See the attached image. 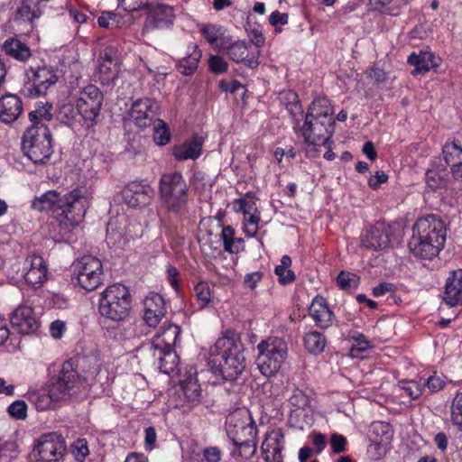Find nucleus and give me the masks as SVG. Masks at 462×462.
Returning <instances> with one entry per match:
<instances>
[{
  "label": "nucleus",
  "instance_id": "7ed1b4c3",
  "mask_svg": "<svg viewBox=\"0 0 462 462\" xmlns=\"http://www.w3.org/2000/svg\"><path fill=\"white\" fill-rule=\"evenodd\" d=\"M245 346L240 333L228 328L210 347L208 365L215 375L226 381H236L246 366Z\"/></svg>",
  "mask_w": 462,
  "mask_h": 462
},
{
  "label": "nucleus",
  "instance_id": "4c0bfd02",
  "mask_svg": "<svg viewBox=\"0 0 462 462\" xmlns=\"http://www.w3.org/2000/svg\"><path fill=\"white\" fill-rule=\"evenodd\" d=\"M306 115L318 119L335 121L334 109L327 97H318L308 107Z\"/></svg>",
  "mask_w": 462,
  "mask_h": 462
},
{
  "label": "nucleus",
  "instance_id": "09e8293b",
  "mask_svg": "<svg viewBox=\"0 0 462 462\" xmlns=\"http://www.w3.org/2000/svg\"><path fill=\"white\" fill-rule=\"evenodd\" d=\"M442 155L445 162L451 166L461 162L462 146L457 140L447 141L442 147Z\"/></svg>",
  "mask_w": 462,
  "mask_h": 462
},
{
  "label": "nucleus",
  "instance_id": "b1692460",
  "mask_svg": "<svg viewBox=\"0 0 462 462\" xmlns=\"http://www.w3.org/2000/svg\"><path fill=\"white\" fill-rule=\"evenodd\" d=\"M443 300L449 307H462V269L449 273L445 284Z\"/></svg>",
  "mask_w": 462,
  "mask_h": 462
},
{
  "label": "nucleus",
  "instance_id": "423d86ee",
  "mask_svg": "<svg viewBox=\"0 0 462 462\" xmlns=\"http://www.w3.org/2000/svg\"><path fill=\"white\" fill-rule=\"evenodd\" d=\"M132 298L129 289L122 283L107 286L98 299L99 323L106 326L110 321H120L128 318Z\"/></svg>",
  "mask_w": 462,
  "mask_h": 462
},
{
  "label": "nucleus",
  "instance_id": "dca6fc26",
  "mask_svg": "<svg viewBox=\"0 0 462 462\" xmlns=\"http://www.w3.org/2000/svg\"><path fill=\"white\" fill-rule=\"evenodd\" d=\"M393 226L384 221H377L361 236L363 247L379 251L390 246L393 237Z\"/></svg>",
  "mask_w": 462,
  "mask_h": 462
},
{
  "label": "nucleus",
  "instance_id": "a878e982",
  "mask_svg": "<svg viewBox=\"0 0 462 462\" xmlns=\"http://www.w3.org/2000/svg\"><path fill=\"white\" fill-rule=\"evenodd\" d=\"M23 102L14 94H6L0 97V120L10 125L15 122L23 113Z\"/></svg>",
  "mask_w": 462,
  "mask_h": 462
},
{
  "label": "nucleus",
  "instance_id": "ea45409f",
  "mask_svg": "<svg viewBox=\"0 0 462 462\" xmlns=\"http://www.w3.org/2000/svg\"><path fill=\"white\" fill-rule=\"evenodd\" d=\"M180 389L185 402L189 406H197L201 402V387L197 376L189 375L180 381Z\"/></svg>",
  "mask_w": 462,
  "mask_h": 462
},
{
  "label": "nucleus",
  "instance_id": "39448f33",
  "mask_svg": "<svg viewBox=\"0 0 462 462\" xmlns=\"http://www.w3.org/2000/svg\"><path fill=\"white\" fill-rule=\"evenodd\" d=\"M411 230L412 235L408 241V247L415 257L432 260L444 248L447 228L439 216L428 214L419 217Z\"/></svg>",
  "mask_w": 462,
  "mask_h": 462
},
{
  "label": "nucleus",
  "instance_id": "0eeeda50",
  "mask_svg": "<svg viewBox=\"0 0 462 462\" xmlns=\"http://www.w3.org/2000/svg\"><path fill=\"white\" fill-rule=\"evenodd\" d=\"M335 131V121L321 120L311 117L309 115L304 116L302 123H296L294 132L297 136L303 139V144L306 148V156L315 158L318 156L317 147L327 146Z\"/></svg>",
  "mask_w": 462,
  "mask_h": 462
},
{
  "label": "nucleus",
  "instance_id": "6ab92c4d",
  "mask_svg": "<svg viewBox=\"0 0 462 462\" xmlns=\"http://www.w3.org/2000/svg\"><path fill=\"white\" fill-rule=\"evenodd\" d=\"M125 204L130 208H143L150 204L153 189L143 181H131L122 191Z\"/></svg>",
  "mask_w": 462,
  "mask_h": 462
},
{
  "label": "nucleus",
  "instance_id": "c85d7f7f",
  "mask_svg": "<svg viewBox=\"0 0 462 462\" xmlns=\"http://www.w3.org/2000/svg\"><path fill=\"white\" fill-rule=\"evenodd\" d=\"M412 0H368L366 9L369 13L382 15L398 16L402 6H406Z\"/></svg>",
  "mask_w": 462,
  "mask_h": 462
},
{
  "label": "nucleus",
  "instance_id": "4468645a",
  "mask_svg": "<svg viewBox=\"0 0 462 462\" xmlns=\"http://www.w3.org/2000/svg\"><path fill=\"white\" fill-rule=\"evenodd\" d=\"M66 452L64 439L56 433L42 435L32 450L36 462H60Z\"/></svg>",
  "mask_w": 462,
  "mask_h": 462
},
{
  "label": "nucleus",
  "instance_id": "774afa93",
  "mask_svg": "<svg viewBox=\"0 0 462 462\" xmlns=\"http://www.w3.org/2000/svg\"><path fill=\"white\" fill-rule=\"evenodd\" d=\"M263 273L261 271L246 273L243 282L244 286L250 290H254L258 283L263 280Z\"/></svg>",
  "mask_w": 462,
  "mask_h": 462
},
{
  "label": "nucleus",
  "instance_id": "f257e3e1",
  "mask_svg": "<svg viewBox=\"0 0 462 462\" xmlns=\"http://www.w3.org/2000/svg\"><path fill=\"white\" fill-rule=\"evenodd\" d=\"M88 207V198L83 191L73 189L61 194L50 189L36 196L31 202V208L51 216L59 226L60 240H69L71 231L84 220Z\"/></svg>",
  "mask_w": 462,
  "mask_h": 462
},
{
  "label": "nucleus",
  "instance_id": "412c9836",
  "mask_svg": "<svg viewBox=\"0 0 462 462\" xmlns=\"http://www.w3.org/2000/svg\"><path fill=\"white\" fill-rule=\"evenodd\" d=\"M148 14L144 27L147 30L166 29L173 24L175 20V10L166 4H156L147 8Z\"/></svg>",
  "mask_w": 462,
  "mask_h": 462
},
{
  "label": "nucleus",
  "instance_id": "aec40b11",
  "mask_svg": "<svg viewBox=\"0 0 462 462\" xmlns=\"http://www.w3.org/2000/svg\"><path fill=\"white\" fill-rule=\"evenodd\" d=\"M284 434L282 429L267 431L261 445L264 462H283Z\"/></svg>",
  "mask_w": 462,
  "mask_h": 462
},
{
  "label": "nucleus",
  "instance_id": "5fc2aeb1",
  "mask_svg": "<svg viewBox=\"0 0 462 462\" xmlns=\"http://www.w3.org/2000/svg\"><path fill=\"white\" fill-rule=\"evenodd\" d=\"M446 384L445 376L434 373L422 383V387L423 390L428 389L430 393H436L443 390Z\"/></svg>",
  "mask_w": 462,
  "mask_h": 462
},
{
  "label": "nucleus",
  "instance_id": "49530a36",
  "mask_svg": "<svg viewBox=\"0 0 462 462\" xmlns=\"http://www.w3.org/2000/svg\"><path fill=\"white\" fill-rule=\"evenodd\" d=\"M370 441L391 442L393 439L392 426L384 421H374L369 428Z\"/></svg>",
  "mask_w": 462,
  "mask_h": 462
},
{
  "label": "nucleus",
  "instance_id": "de8ad7c7",
  "mask_svg": "<svg viewBox=\"0 0 462 462\" xmlns=\"http://www.w3.org/2000/svg\"><path fill=\"white\" fill-rule=\"evenodd\" d=\"M291 258L285 254L281 259V263L274 268V273L278 277L279 283L282 285H288L295 282L296 275L294 272L290 269L291 266Z\"/></svg>",
  "mask_w": 462,
  "mask_h": 462
},
{
  "label": "nucleus",
  "instance_id": "5701e85b",
  "mask_svg": "<svg viewBox=\"0 0 462 462\" xmlns=\"http://www.w3.org/2000/svg\"><path fill=\"white\" fill-rule=\"evenodd\" d=\"M309 315L313 319L315 326L320 329L330 328L336 319L327 299L319 294L311 300Z\"/></svg>",
  "mask_w": 462,
  "mask_h": 462
},
{
  "label": "nucleus",
  "instance_id": "c756f323",
  "mask_svg": "<svg viewBox=\"0 0 462 462\" xmlns=\"http://www.w3.org/2000/svg\"><path fill=\"white\" fill-rule=\"evenodd\" d=\"M202 57V51L194 42H190L187 46L186 56L180 59L177 63V69L185 76H191L195 73L199 67V63Z\"/></svg>",
  "mask_w": 462,
  "mask_h": 462
},
{
  "label": "nucleus",
  "instance_id": "9b49d317",
  "mask_svg": "<svg viewBox=\"0 0 462 462\" xmlns=\"http://www.w3.org/2000/svg\"><path fill=\"white\" fill-rule=\"evenodd\" d=\"M71 269L72 282L86 291H93L103 283V264L93 255H83L72 263Z\"/></svg>",
  "mask_w": 462,
  "mask_h": 462
},
{
  "label": "nucleus",
  "instance_id": "69168bd1",
  "mask_svg": "<svg viewBox=\"0 0 462 462\" xmlns=\"http://www.w3.org/2000/svg\"><path fill=\"white\" fill-rule=\"evenodd\" d=\"M390 442L384 441H371L368 448V452L373 455L374 459L381 458L386 454L387 446Z\"/></svg>",
  "mask_w": 462,
  "mask_h": 462
},
{
  "label": "nucleus",
  "instance_id": "13d9d810",
  "mask_svg": "<svg viewBox=\"0 0 462 462\" xmlns=\"http://www.w3.org/2000/svg\"><path fill=\"white\" fill-rule=\"evenodd\" d=\"M401 388L412 400H417L422 394V383L414 380L400 382Z\"/></svg>",
  "mask_w": 462,
  "mask_h": 462
},
{
  "label": "nucleus",
  "instance_id": "a211bd4d",
  "mask_svg": "<svg viewBox=\"0 0 462 462\" xmlns=\"http://www.w3.org/2000/svg\"><path fill=\"white\" fill-rule=\"evenodd\" d=\"M220 49L226 51L228 58L236 63H243L250 69H255L259 66L260 51H249L248 46L244 41H236L234 42H222Z\"/></svg>",
  "mask_w": 462,
  "mask_h": 462
},
{
  "label": "nucleus",
  "instance_id": "bf43d9fd",
  "mask_svg": "<svg viewBox=\"0 0 462 462\" xmlns=\"http://www.w3.org/2000/svg\"><path fill=\"white\" fill-rule=\"evenodd\" d=\"M209 71L220 75L227 71L228 63L219 55H211L208 60Z\"/></svg>",
  "mask_w": 462,
  "mask_h": 462
},
{
  "label": "nucleus",
  "instance_id": "f03ea898",
  "mask_svg": "<svg viewBox=\"0 0 462 462\" xmlns=\"http://www.w3.org/2000/svg\"><path fill=\"white\" fill-rule=\"evenodd\" d=\"M52 109L51 103L37 102L28 116L32 125L23 134L22 149L34 164H46L53 153V139L48 125L53 119Z\"/></svg>",
  "mask_w": 462,
  "mask_h": 462
},
{
  "label": "nucleus",
  "instance_id": "473e14b6",
  "mask_svg": "<svg viewBox=\"0 0 462 462\" xmlns=\"http://www.w3.org/2000/svg\"><path fill=\"white\" fill-rule=\"evenodd\" d=\"M407 62L414 66V69L411 71L413 76L423 75L430 71L431 68L438 67V64L435 62V55L430 51L411 53Z\"/></svg>",
  "mask_w": 462,
  "mask_h": 462
},
{
  "label": "nucleus",
  "instance_id": "c9c22d12",
  "mask_svg": "<svg viewBox=\"0 0 462 462\" xmlns=\"http://www.w3.org/2000/svg\"><path fill=\"white\" fill-rule=\"evenodd\" d=\"M234 449L231 450L230 456L234 459L241 458L242 460H250L256 453L258 446L257 437L244 438L238 441L232 440Z\"/></svg>",
  "mask_w": 462,
  "mask_h": 462
},
{
  "label": "nucleus",
  "instance_id": "9d476101",
  "mask_svg": "<svg viewBox=\"0 0 462 462\" xmlns=\"http://www.w3.org/2000/svg\"><path fill=\"white\" fill-rule=\"evenodd\" d=\"M58 79L57 69L51 65L30 66L25 69L20 92L29 98L43 97L56 85Z\"/></svg>",
  "mask_w": 462,
  "mask_h": 462
},
{
  "label": "nucleus",
  "instance_id": "6e6d98bb",
  "mask_svg": "<svg viewBox=\"0 0 462 462\" xmlns=\"http://www.w3.org/2000/svg\"><path fill=\"white\" fill-rule=\"evenodd\" d=\"M70 451L77 461L82 462L89 454L86 439H78L70 445Z\"/></svg>",
  "mask_w": 462,
  "mask_h": 462
},
{
  "label": "nucleus",
  "instance_id": "1a4fd4ad",
  "mask_svg": "<svg viewBox=\"0 0 462 462\" xmlns=\"http://www.w3.org/2000/svg\"><path fill=\"white\" fill-rule=\"evenodd\" d=\"M78 367V359L70 358L65 361L58 374L50 379L49 385L56 398L60 401H69L80 393L84 378L80 375Z\"/></svg>",
  "mask_w": 462,
  "mask_h": 462
},
{
  "label": "nucleus",
  "instance_id": "a18cd8bd",
  "mask_svg": "<svg viewBox=\"0 0 462 462\" xmlns=\"http://www.w3.org/2000/svg\"><path fill=\"white\" fill-rule=\"evenodd\" d=\"M426 184L429 189L436 191L444 189L448 183V173L445 167L429 169L425 174Z\"/></svg>",
  "mask_w": 462,
  "mask_h": 462
},
{
  "label": "nucleus",
  "instance_id": "4be33fe9",
  "mask_svg": "<svg viewBox=\"0 0 462 462\" xmlns=\"http://www.w3.org/2000/svg\"><path fill=\"white\" fill-rule=\"evenodd\" d=\"M167 313L163 297L151 292L143 300V321L150 328H156Z\"/></svg>",
  "mask_w": 462,
  "mask_h": 462
},
{
  "label": "nucleus",
  "instance_id": "864d4df0",
  "mask_svg": "<svg viewBox=\"0 0 462 462\" xmlns=\"http://www.w3.org/2000/svg\"><path fill=\"white\" fill-rule=\"evenodd\" d=\"M194 291L199 308H207L212 302V295L209 284L207 282H199L194 286Z\"/></svg>",
  "mask_w": 462,
  "mask_h": 462
},
{
  "label": "nucleus",
  "instance_id": "ddd939ff",
  "mask_svg": "<svg viewBox=\"0 0 462 462\" xmlns=\"http://www.w3.org/2000/svg\"><path fill=\"white\" fill-rule=\"evenodd\" d=\"M129 120L140 130L152 126L160 116L159 103L151 97L134 100L127 112Z\"/></svg>",
  "mask_w": 462,
  "mask_h": 462
},
{
  "label": "nucleus",
  "instance_id": "79ce46f5",
  "mask_svg": "<svg viewBox=\"0 0 462 462\" xmlns=\"http://www.w3.org/2000/svg\"><path fill=\"white\" fill-rule=\"evenodd\" d=\"M199 32L210 45H217L220 49L222 42L227 43L225 38V28L213 23H202L199 26Z\"/></svg>",
  "mask_w": 462,
  "mask_h": 462
},
{
  "label": "nucleus",
  "instance_id": "f3484780",
  "mask_svg": "<svg viewBox=\"0 0 462 462\" xmlns=\"http://www.w3.org/2000/svg\"><path fill=\"white\" fill-rule=\"evenodd\" d=\"M10 323L13 329L22 335H34L41 327V322L33 309L25 305L17 307L11 313Z\"/></svg>",
  "mask_w": 462,
  "mask_h": 462
},
{
  "label": "nucleus",
  "instance_id": "680f3d73",
  "mask_svg": "<svg viewBox=\"0 0 462 462\" xmlns=\"http://www.w3.org/2000/svg\"><path fill=\"white\" fill-rule=\"evenodd\" d=\"M7 411L15 420H24L27 417V405L25 402L16 400L8 406Z\"/></svg>",
  "mask_w": 462,
  "mask_h": 462
},
{
  "label": "nucleus",
  "instance_id": "cd10ccee",
  "mask_svg": "<svg viewBox=\"0 0 462 462\" xmlns=\"http://www.w3.org/2000/svg\"><path fill=\"white\" fill-rule=\"evenodd\" d=\"M133 237L129 236L125 226L119 225L117 219H110L106 226V242L110 248L125 249Z\"/></svg>",
  "mask_w": 462,
  "mask_h": 462
},
{
  "label": "nucleus",
  "instance_id": "8fccbe9b",
  "mask_svg": "<svg viewBox=\"0 0 462 462\" xmlns=\"http://www.w3.org/2000/svg\"><path fill=\"white\" fill-rule=\"evenodd\" d=\"M352 340L353 344L350 348L352 357L364 358L365 354L373 347L371 342L362 333L356 332L352 337Z\"/></svg>",
  "mask_w": 462,
  "mask_h": 462
},
{
  "label": "nucleus",
  "instance_id": "37998d69",
  "mask_svg": "<svg viewBox=\"0 0 462 462\" xmlns=\"http://www.w3.org/2000/svg\"><path fill=\"white\" fill-rule=\"evenodd\" d=\"M326 345V336L319 331L312 330L303 337V346L311 355L318 356L321 354L325 350Z\"/></svg>",
  "mask_w": 462,
  "mask_h": 462
},
{
  "label": "nucleus",
  "instance_id": "a19ab883",
  "mask_svg": "<svg viewBox=\"0 0 462 462\" xmlns=\"http://www.w3.org/2000/svg\"><path fill=\"white\" fill-rule=\"evenodd\" d=\"M236 231L231 226H224L221 232V240L224 250L229 254H239L245 251V240L241 237H236Z\"/></svg>",
  "mask_w": 462,
  "mask_h": 462
},
{
  "label": "nucleus",
  "instance_id": "f8f14e48",
  "mask_svg": "<svg viewBox=\"0 0 462 462\" xmlns=\"http://www.w3.org/2000/svg\"><path fill=\"white\" fill-rule=\"evenodd\" d=\"M226 431L231 441L258 435L257 425L251 411L246 408L236 409L226 416Z\"/></svg>",
  "mask_w": 462,
  "mask_h": 462
},
{
  "label": "nucleus",
  "instance_id": "338daca9",
  "mask_svg": "<svg viewBox=\"0 0 462 462\" xmlns=\"http://www.w3.org/2000/svg\"><path fill=\"white\" fill-rule=\"evenodd\" d=\"M311 441L314 446V451L315 454L319 455L320 454L327 446V437L325 434L319 432V431H313L310 434Z\"/></svg>",
  "mask_w": 462,
  "mask_h": 462
},
{
  "label": "nucleus",
  "instance_id": "052dcab7",
  "mask_svg": "<svg viewBox=\"0 0 462 462\" xmlns=\"http://www.w3.org/2000/svg\"><path fill=\"white\" fill-rule=\"evenodd\" d=\"M290 403L296 409H305L310 405V397L302 390L296 388L289 399Z\"/></svg>",
  "mask_w": 462,
  "mask_h": 462
},
{
  "label": "nucleus",
  "instance_id": "7c9ffc66",
  "mask_svg": "<svg viewBox=\"0 0 462 462\" xmlns=\"http://www.w3.org/2000/svg\"><path fill=\"white\" fill-rule=\"evenodd\" d=\"M42 12L40 8L39 2L33 3L32 0H22L21 5L14 14V22L24 23L30 25V30L34 28V21L40 18Z\"/></svg>",
  "mask_w": 462,
  "mask_h": 462
},
{
  "label": "nucleus",
  "instance_id": "0e129e2a",
  "mask_svg": "<svg viewBox=\"0 0 462 462\" xmlns=\"http://www.w3.org/2000/svg\"><path fill=\"white\" fill-rule=\"evenodd\" d=\"M285 108L291 117L293 128L295 127L296 123H302L301 117H303V108L300 98L287 106Z\"/></svg>",
  "mask_w": 462,
  "mask_h": 462
},
{
  "label": "nucleus",
  "instance_id": "6e6552de",
  "mask_svg": "<svg viewBox=\"0 0 462 462\" xmlns=\"http://www.w3.org/2000/svg\"><path fill=\"white\" fill-rule=\"evenodd\" d=\"M256 364L264 376L274 375L288 356V344L279 337H269L257 345Z\"/></svg>",
  "mask_w": 462,
  "mask_h": 462
},
{
  "label": "nucleus",
  "instance_id": "603ef678",
  "mask_svg": "<svg viewBox=\"0 0 462 462\" xmlns=\"http://www.w3.org/2000/svg\"><path fill=\"white\" fill-rule=\"evenodd\" d=\"M450 420L457 431H462V392L456 393L450 406Z\"/></svg>",
  "mask_w": 462,
  "mask_h": 462
},
{
  "label": "nucleus",
  "instance_id": "e433bc0d",
  "mask_svg": "<svg viewBox=\"0 0 462 462\" xmlns=\"http://www.w3.org/2000/svg\"><path fill=\"white\" fill-rule=\"evenodd\" d=\"M2 49L6 55L21 62L27 61L32 56L31 49L27 44L14 37L6 39Z\"/></svg>",
  "mask_w": 462,
  "mask_h": 462
},
{
  "label": "nucleus",
  "instance_id": "2f4dec72",
  "mask_svg": "<svg viewBox=\"0 0 462 462\" xmlns=\"http://www.w3.org/2000/svg\"><path fill=\"white\" fill-rule=\"evenodd\" d=\"M47 272L43 258L40 255H33L31 259L30 268L24 274V280L32 288H39L45 282Z\"/></svg>",
  "mask_w": 462,
  "mask_h": 462
},
{
  "label": "nucleus",
  "instance_id": "e2e57ef3",
  "mask_svg": "<svg viewBox=\"0 0 462 462\" xmlns=\"http://www.w3.org/2000/svg\"><path fill=\"white\" fill-rule=\"evenodd\" d=\"M330 448L333 453L340 454L346 450L347 439L346 438L339 433H333L330 436Z\"/></svg>",
  "mask_w": 462,
  "mask_h": 462
},
{
  "label": "nucleus",
  "instance_id": "2eb2a0df",
  "mask_svg": "<svg viewBox=\"0 0 462 462\" xmlns=\"http://www.w3.org/2000/svg\"><path fill=\"white\" fill-rule=\"evenodd\" d=\"M103 93L95 85H88L80 92L76 107L85 122H95L103 104Z\"/></svg>",
  "mask_w": 462,
  "mask_h": 462
},
{
  "label": "nucleus",
  "instance_id": "20e7f679",
  "mask_svg": "<svg viewBox=\"0 0 462 462\" xmlns=\"http://www.w3.org/2000/svg\"><path fill=\"white\" fill-rule=\"evenodd\" d=\"M158 193L165 211L179 222H189L195 217L189 187L181 172L163 173L158 182Z\"/></svg>",
  "mask_w": 462,
  "mask_h": 462
},
{
  "label": "nucleus",
  "instance_id": "58836bf2",
  "mask_svg": "<svg viewBox=\"0 0 462 462\" xmlns=\"http://www.w3.org/2000/svg\"><path fill=\"white\" fill-rule=\"evenodd\" d=\"M152 355L158 359L162 373L171 374L178 371L180 358L174 349H152Z\"/></svg>",
  "mask_w": 462,
  "mask_h": 462
},
{
  "label": "nucleus",
  "instance_id": "3c124183",
  "mask_svg": "<svg viewBox=\"0 0 462 462\" xmlns=\"http://www.w3.org/2000/svg\"><path fill=\"white\" fill-rule=\"evenodd\" d=\"M153 125V142L159 145L163 146L168 144L171 140V134L168 124L158 118Z\"/></svg>",
  "mask_w": 462,
  "mask_h": 462
},
{
  "label": "nucleus",
  "instance_id": "f704fd0d",
  "mask_svg": "<svg viewBox=\"0 0 462 462\" xmlns=\"http://www.w3.org/2000/svg\"><path fill=\"white\" fill-rule=\"evenodd\" d=\"M28 399L39 411L53 409L56 402H61L54 396L52 389L49 384L47 389L29 392Z\"/></svg>",
  "mask_w": 462,
  "mask_h": 462
},
{
  "label": "nucleus",
  "instance_id": "c03bdc74",
  "mask_svg": "<svg viewBox=\"0 0 462 462\" xmlns=\"http://www.w3.org/2000/svg\"><path fill=\"white\" fill-rule=\"evenodd\" d=\"M223 450L217 446H209L200 451H192L189 456V462H221Z\"/></svg>",
  "mask_w": 462,
  "mask_h": 462
},
{
  "label": "nucleus",
  "instance_id": "4d7b16f0",
  "mask_svg": "<svg viewBox=\"0 0 462 462\" xmlns=\"http://www.w3.org/2000/svg\"><path fill=\"white\" fill-rule=\"evenodd\" d=\"M337 284L341 290H348L352 287H356L359 282V277L352 273L341 271L337 277Z\"/></svg>",
  "mask_w": 462,
  "mask_h": 462
},
{
  "label": "nucleus",
  "instance_id": "393cba45",
  "mask_svg": "<svg viewBox=\"0 0 462 462\" xmlns=\"http://www.w3.org/2000/svg\"><path fill=\"white\" fill-rule=\"evenodd\" d=\"M181 328L171 322L164 323L160 331L152 338V349H174L177 341L180 339Z\"/></svg>",
  "mask_w": 462,
  "mask_h": 462
},
{
  "label": "nucleus",
  "instance_id": "72a5a7b5",
  "mask_svg": "<svg viewBox=\"0 0 462 462\" xmlns=\"http://www.w3.org/2000/svg\"><path fill=\"white\" fill-rule=\"evenodd\" d=\"M102 328L107 331L109 337L120 342L134 338L136 336L135 328L127 318L120 321H110Z\"/></svg>",
  "mask_w": 462,
  "mask_h": 462
},
{
  "label": "nucleus",
  "instance_id": "bb28decb",
  "mask_svg": "<svg viewBox=\"0 0 462 462\" xmlns=\"http://www.w3.org/2000/svg\"><path fill=\"white\" fill-rule=\"evenodd\" d=\"M204 139L195 134L189 140H186L183 143L174 145L172 148V155L178 162L187 160H197L202 152Z\"/></svg>",
  "mask_w": 462,
  "mask_h": 462
}]
</instances>
